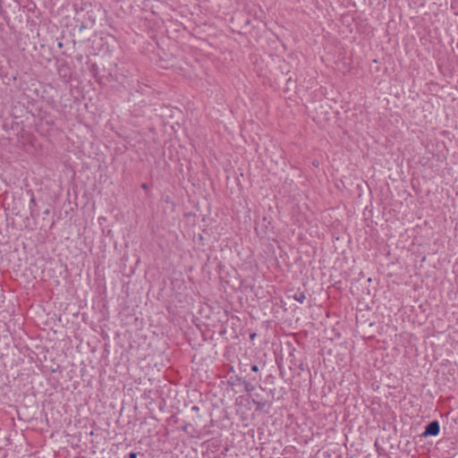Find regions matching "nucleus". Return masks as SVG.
<instances>
[{"label": "nucleus", "mask_w": 458, "mask_h": 458, "mask_svg": "<svg viewBox=\"0 0 458 458\" xmlns=\"http://www.w3.org/2000/svg\"><path fill=\"white\" fill-rule=\"evenodd\" d=\"M293 299L300 303H303L306 300V295L303 292L297 293L293 295Z\"/></svg>", "instance_id": "f03ea898"}, {"label": "nucleus", "mask_w": 458, "mask_h": 458, "mask_svg": "<svg viewBox=\"0 0 458 458\" xmlns=\"http://www.w3.org/2000/svg\"><path fill=\"white\" fill-rule=\"evenodd\" d=\"M440 432V426H439V423L438 421L437 420H434V421H431L427 427H426V429L424 431V435L425 436H433V437H436L439 434Z\"/></svg>", "instance_id": "f257e3e1"}, {"label": "nucleus", "mask_w": 458, "mask_h": 458, "mask_svg": "<svg viewBox=\"0 0 458 458\" xmlns=\"http://www.w3.org/2000/svg\"><path fill=\"white\" fill-rule=\"evenodd\" d=\"M251 370H252L253 372H258V371H259V367H258V365H256V364L252 365V366H251Z\"/></svg>", "instance_id": "39448f33"}, {"label": "nucleus", "mask_w": 458, "mask_h": 458, "mask_svg": "<svg viewBox=\"0 0 458 458\" xmlns=\"http://www.w3.org/2000/svg\"><path fill=\"white\" fill-rule=\"evenodd\" d=\"M137 456H138L137 453H134V452H131L128 454V458H137Z\"/></svg>", "instance_id": "20e7f679"}, {"label": "nucleus", "mask_w": 458, "mask_h": 458, "mask_svg": "<svg viewBox=\"0 0 458 458\" xmlns=\"http://www.w3.org/2000/svg\"><path fill=\"white\" fill-rule=\"evenodd\" d=\"M36 206V199L34 198V196H32L30 199V203H29V208L30 209L32 208V207Z\"/></svg>", "instance_id": "7ed1b4c3"}, {"label": "nucleus", "mask_w": 458, "mask_h": 458, "mask_svg": "<svg viewBox=\"0 0 458 458\" xmlns=\"http://www.w3.org/2000/svg\"><path fill=\"white\" fill-rule=\"evenodd\" d=\"M141 188H142L143 190H147V189H148V185H147L146 183H142V184H141Z\"/></svg>", "instance_id": "423d86ee"}, {"label": "nucleus", "mask_w": 458, "mask_h": 458, "mask_svg": "<svg viewBox=\"0 0 458 458\" xmlns=\"http://www.w3.org/2000/svg\"><path fill=\"white\" fill-rule=\"evenodd\" d=\"M256 336V334L250 335V338L253 339Z\"/></svg>", "instance_id": "0eeeda50"}]
</instances>
